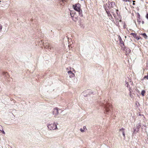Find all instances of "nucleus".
<instances>
[{
    "label": "nucleus",
    "mask_w": 148,
    "mask_h": 148,
    "mask_svg": "<svg viewBox=\"0 0 148 148\" xmlns=\"http://www.w3.org/2000/svg\"><path fill=\"white\" fill-rule=\"evenodd\" d=\"M130 35H133V36L135 38L136 37V35L135 34V33H132L130 34Z\"/></svg>",
    "instance_id": "obj_12"
},
{
    "label": "nucleus",
    "mask_w": 148,
    "mask_h": 148,
    "mask_svg": "<svg viewBox=\"0 0 148 148\" xmlns=\"http://www.w3.org/2000/svg\"><path fill=\"white\" fill-rule=\"evenodd\" d=\"M68 73L69 75V77L71 78H73L75 77V75L71 71H70L68 72Z\"/></svg>",
    "instance_id": "obj_3"
},
{
    "label": "nucleus",
    "mask_w": 148,
    "mask_h": 148,
    "mask_svg": "<svg viewBox=\"0 0 148 148\" xmlns=\"http://www.w3.org/2000/svg\"><path fill=\"white\" fill-rule=\"evenodd\" d=\"M141 34L143 36L145 39L147 38V36L145 33H143Z\"/></svg>",
    "instance_id": "obj_10"
},
{
    "label": "nucleus",
    "mask_w": 148,
    "mask_h": 148,
    "mask_svg": "<svg viewBox=\"0 0 148 148\" xmlns=\"http://www.w3.org/2000/svg\"><path fill=\"white\" fill-rule=\"evenodd\" d=\"M2 28V26L0 24V32L1 31Z\"/></svg>",
    "instance_id": "obj_14"
},
{
    "label": "nucleus",
    "mask_w": 148,
    "mask_h": 148,
    "mask_svg": "<svg viewBox=\"0 0 148 148\" xmlns=\"http://www.w3.org/2000/svg\"><path fill=\"white\" fill-rule=\"evenodd\" d=\"M73 71L75 73V70L74 69H73Z\"/></svg>",
    "instance_id": "obj_19"
},
{
    "label": "nucleus",
    "mask_w": 148,
    "mask_h": 148,
    "mask_svg": "<svg viewBox=\"0 0 148 148\" xmlns=\"http://www.w3.org/2000/svg\"><path fill=\"white\" fill-rule=\"evenodd\" d=\"M0 131H1L3 134H5V133L3 129H2V130H0Z\"/></svg>",
    "instance_id": "obj_15"
},
{
    "label": "nucleus",
    "mask_w": 148,
    "mask_h": 148,
    "mask_svg": "<svg viewBox=\"0 0 148 148\" xmlns=\"http://www.w3.org/2000/svg\"><path fill=\"white\" fill-rule=\"evenodd\" d=\"M145 91L144 90H143L141 91V94L143 96H144V94L145 93Z\"/></svg>",
    "instance_id": "obj_11"
},
{
    "label": "nucleus",
    "mask_w": 148,
    "mask_h": 148,
    "mask_svg": "<svg viewBox=\"0 0 148 148\" xmlns=\"http://www.w3.org/2000/svg\"><path fill=\"white\" fill-rule=\"evenodd\" d=\"M119 40H120V42H121V39L120 37V38L119 39Z\"/></svg>",
    "instance_id": "obj_20"
},
{
    "label": "nucleus",
    "mask_w": 148,
    "mask_h": 148,
    "mask_svg": "<svg viewBox=\"0 0 148 148\" xmlns=\"http://www.w3.org/2000/svg\"><path fill=\"white\" fill-rule=\"evenodd\" d=\"M53 113L55 115H57L58 114V110L57 108H55L53 109Z\"/></svg>",
    "instance_id": "obj_4"
},
{
    "label": "nucleus",
    "mask_w": 148,
    "mask_h": 148,
    "mask_svg": "<svg viewBox=\"0 0 148 148\" xmlns=\"http://www.w3.org/2000/svg\"><path fill=\"white\" fill-rule=\"evenodd\" d=\"M144 78H146L147 79H148V74L147 76H145L144 77Z\"/></svg>",
    "instance_id": "obj_16"
},
{
    "label": "nucleus",
    "mask_w": 148,
    "mask_h": 148,
    "mask_svg": "<svg viewBox=\"0 0 148 148\" xmlns=\"http://www.w3.org/2000/svg\"><path fill=\"white\" fill-rule=\"evenodd\" d=\"M134 4H134V3H133V5H134Z\"/></svg>",
    "instance_id": "obj_24"
},
{
    "label": "nucleus",
    "mask_w": 148,
    "mask_h": 148,
    "mask_svg": "<svg viewBox=\"0 0 148 148\" xmlns=\"http://www.w3.org/2000/svg\"><path fill=\"white\" fill-rule=\"evenodd\" d=\"M120 131H121V132H122L123 136L124 137V138H125V133L124 132V130L123 129L121 130H120Z\"/></svg>",
    "instance_id": "obj_7"
},
{
    "label": "nucleus",
    "mask_w": 148,
    "mask_h": 148,
    "mask_svg": "<svg viewBox=\"0 0 148 148\" xmlns=\"http://www.w3.org/2000/svg\"><path fill=\"white\" fill-rule=\"evenodd\" d=\"M57 123H56L49 124L48 125L47 127L50 130H54L57 129Z\"/></svg>",
    "instance_id": "obj_2"
},
{
    "label": "nucleus",
    "mask_w": 148,
    "mask_h": 148,
    "mask_svg": "<svg viewBox=\"0 0 148 148\" xmlns=\"http://www.w3.org/2000/svg\"><path fill=\"white\" fill-rule=\"evenodd\" d=\"M81 1H83V0H81Z\"/></svg>",
    "instance_id": "obj_29"
},
{
    "label": "nucleus",
    "mask_w": 148,
    "mask_h": 148,
    "mask_svg": "<svg viewBox=\"0 0 148 148\" xmlns=\"http://www.w3.org/2000/svg\"><path fill=\"white\" fill-rule=\"evenodd\" d=\"M73 7L75 10L78 12L80 16L82 17L83 16L82 11L81 9L80 5L79 3H77L74 5H73Z\"/></svg>",
    "instance_id": "obj_1"
},
{
    "label": "nucleus",
    "mask_w": 148,
    "mask_h": 148,
    "mask_svg": "<svg viewBox=\"0 0 148 148\" xmlns=\"http://www.w3.org/2000/svg\"><path fill=\"white\" fill-rule=\"evenodd\" d=\"M135 131V130H134V132Z\"/></svg>",
    "instance_id": "obj_26"
},
{
    "label": "nucleus",
    "mask_w": 148,
    "mask_h": 148,
    "mask_svg": "<svg viewBox=\"0 0 148 148\" xmlns=\"http://www.w3.org/2000/svg\"><path fill=\"white\" fill-rule=\"evenodd\" d=\"M72 20L74 21H76L77 20V18L76 15H74L73 16H71Z\"/></svg>",
    "instance_id": "obj_5"
},
{
    "label": "nucleus",
    "mask_w": 148,
    "mask_h": 148,
    "mask_svg": "<svg viewBox=\"0 0 148 148\" xmlns=\"http://www.w3.org/2000/svg\"><path fill=\"white\" fill-rule=\"evenodd\" d=\"M127 85V87H128V82H126V84H125V85Z\"/></svg>",
    "instance_id": "obj_18"
},
{
    "label": "nucleus",
    "mask_w": 148,
    "mask_h": 148,
    "mask_svg": "<svg viewBox=\"0 0 148 148\" xmlns=\"http://www.w3.org/2000/svg\"><path fill=\"white\" fill-rule=\"evenodd\" d=\"M146 18L148 19V13H147L146 16Z\"/></svg>",
    "instance_id": "obj_17"
},
{
    "label": "nucleus",
    "mask_w": 148,
    "mask_h": 148,
    "mask_svg": "<svg viewBox=\"0 0 148 148\" xmlns=\"http://www.w3.org/2000/svg\"><path fill=\"white\" fill-rule=\"evenodd\" d=\"M142 23L143 24L144 23V22L143 21Z\"/></svg>",
    "instance_id": "obj_21"
},
{
    "label": "nucleus",
    "mask_w": 148,
    "mask_h": 148,
    "mask_svg": "<svg viewBox=\"0 0 148 148\" xmlns=\"http://www.w3.org/2000/svg\"><path fill=\"white\" fill-rule=\"evenodd\" d=\"M128 50H129V51H130V49H129Z\"/></svg>",
    "instance_id": "obj_27"
},
{
    "label": "nucleus",
    "mask_w": 148,
    "mask_h": 148,
    "mask_svg": "<svg viewBox=\"0 0 148 148\" xmlns=\"http://www.w3.org/2000/svg\"><path fill=\"white\" fill-rule=\"evenodd\" d=\"M135 38L137 40H139V39H140V37L139 36H136V37Z\"/></svg>",
    "instance_id": "obj_13"
},
{
    "label": "nucleus",
    "mask_w": 148,
    "mask_h": 148,
    "mask_svg": "<svg viewBox=\"0 0 148 148\" xmlns=\"http://www.w3.org/2000/svg\"><path fill=\"white\" fill-rule=\"evenodd\" d=\"M138 19H137V21L138 23L139 24H140V23L141 22V21H140V15L139 13H138Z\"/></svg>",
    "instance_id": "obj_8"
},
{
    "label": "nucleus",
    "mask_w": 148,
    "mask_h": 148,
    "mask_svg": "<svg viewBox=\"0 0 148 148\" xmlns=\"http://www.w3.org/2000/svg\"><path fill=\"white\" fill-rule=\"evenodd\" d=\"M124 1H125L124 0ZM127 1V0H126V1Z\"/></svg>",
    "instance_id": "obj_28"
},
{
    "label": "nucleus",
    "mask_w": 148,
    "mask_h": 148,
    "mask_svg": "<svg viewBox=\"0 0 148 148\" xmlns=\"http://www.w3.org/2000/svg\"><path fill=\"white\" fill-rule=\"evenodd\" d=\"M86 129V126H84L83 128H80V130L81 132H83L85 131Z\"/></svg>",
    "instance_id": "obj_6"
},
{
    "label": "nucleus",
    "mask_w": 148,
    "mask_h": 148,
    "mask_svg": "<svg viewBox=\"0 0 148 148\" xmlns=\"http://www.w3.org/2000/svg\"><path fill=\"white\" fill-rule=\"evenodd\" d=\"M1 0H0V3H1Z\"/></svg>",
    "instance_id": "obj_25"
},
{
    "label": "nucleus",
    "mask_w": 148,
    "mask_h": 148,
    "mask_svg": "<svg viewBox=\"0 0 148 148\" xmlns=\"http://www.w3.org/2000/svg\"><path fill=\"white\" fill-rule=\"evenodd\" d=\"M135 2V1H133V2L134 3V2Z\"/></svg>",
    "instance_id": "obj_23"
},
{
    "label": "nucleus",
    "mask_w": 148,
    "mask_h": 148,
    "mask_svg": "<svg viewBox=\"0 0 148 148\" xmlns=\"http://www.w3.org/2000/svg\"><path fill=\"white\" fill-rule=\"evenodd\" d=\"M64 1H65V0H63L62 1V2H64Z\"/></svg>",
    "instance_id": "obj_22"
},
{
    "label": "nucleus",
    "mask_w": 148,
    "mask_h": 148,
    "mask_svg": "<svg viewBox=\"0 0 148 148\" xmlns=\"http://www.w3.org/2000/svg\"><path fill=\"white\" fill-rule=\"evenodd\" d=\"M51 47L50 45H46V46L45 47V48H46V49H49L50 50H51Z\"/></svg>",
    "instance_id": "obj_9"
}]
</instances>
